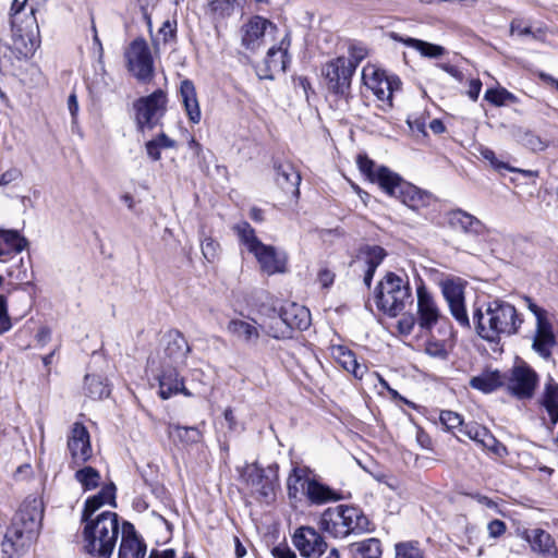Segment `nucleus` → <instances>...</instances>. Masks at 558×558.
Instances as JSON below:
<instances>
[{
    "instance_id": "1",
    "label": "nucleus",
    "mask_w": 558,
    "mask_h": 558,
    "mask_svg": "<svg viewBox=\"0 0 558 558\" xmlns=\"http://www.w3.org/2000/svg\"><path fill=\"white\" fill-rule=\"evenodd\" d=\"M472 318L477 336L496 344L517 335L524 322L515 306L501 299L482 303L474 308Z\"/></svg>"
},
{
    "instance_id": "2",
    "label": "nucleus",
    "mask_w": 558,
    "mask_h": 558,
    "mask_svg": "<svg viewBox=\"0 0 558 558\" xmlns=\"http://www.w3.org/2000/svg\"><path fill=\"white\" fill-rule=\"evenodd\" d=\"M360 171L367 177L372 183L378 186L388 195L400 199L413 210L429 205L432 195L420 190L415 185L404 181L398 173L385 166H376L366 155H359L356 159Z\"/></svg>"
},
{
    "instance_id": "3",
    "label": "nucleus",
    "mask_w": 558,
    "mask_h": 558,
    "mask_svg": "<svg viewBox=\"0 0 558 558\" xmlns=\"http://www.w3.org/2000/svg\"><path fill=\"white\" fill-rule=\"evenodd\" d=\"M41 519L43 511L35 499L21 506L3 536V558H16L29 547L38 534Z\"/></svg>"
},
{
    "instance_id": "4",
    "label": "nucleus",
    "mask_w": 558,
    "mask_h": 558,
    "mask_svg": "<svg viewBox=\"0 0 558 558\" xmlns=\"http://www.w3.org/2000/svg\"><path fill=\"white\" fill-rule=\"evenodd\" d=\"M83 539L87 554L98 558H110L119 537V518L116 512L104 511L94 519L82 520Z\"/></svg>"
},
{
    "instance_id": "5",
    "label": "nucleus",
    "mask_w": 558,
    "mask_h": 558,
    "mask_svg": "<svg viewBox=\"0 0 558 558\" xmlns=\"http://www.w3.org/2000/svg\"><path fill=\"white\" fill-rule=\"evenodd\" d=\"M319 529L335 538L371 531V522L363 511L353 506L339 505L326 509L319 519Z\"/></svg>"
},
{
    "instance_id": "6",
    "label": "nucleus",
    "mask_w": 558,
    "mask_h": 558,
    "mask_svg": "<svg viewBox=\"0 0 558 558\" xmlns=\"http://www.w3.org/2000/svg\"><path fill=\"white\" fill-rule=\"evenodd\" d=\"M375 302L379 311L391 317L401 314L413 302L409 280L388 272L375 289Z\"/></svg>"
},
{
    "instance_id": "7",
    "label": "nucleus",
    "mask_w": 558,
    "mask_h": 558,
    "mask_svg": "<svg viewBox=\"0 0 558 558\" xmlns=\"http://www.w3.org/2000/svg\"><path fill=\"white\" fill-rule=\"evenodd\" d=\"M537 385V373L524 362L510 369L505 384L508 392L520 400L532 399Z\"/></svg>"
},
{
    "instance_id": "8",
    "label": "nucleus",
    "mask_w": 558,
    "mask_h": 558,
    "mask_svg": "<svg viewBox=\"0 0 558 558\" xmlns=\"http://www.w3.org/2000/svg\"><path fill=\"white\" fill-rule=\"evenodd\" d=\"M166 105L167 95L161 89H157L149 96L138 99L134 104L137 128L141 131L153 129L158 119L165 113Z\"/></svg>"
},
{
    "instance_id": "9",
    "label": "nucleus",
    "mask_w": 558,
    "mask_h": 558,
    "mask_svg": "<svg viewBox=\"0 0 558 558\" xmlns=\"http://www.w3.org/2000/svg\"><path fill=\"white\" fill-rule=\"evenodd\" d=\"M465 284L466 282L461 278H448L441 281L440 287L453 318L460 326L470 328V319L464 303Z\"/></svg>"
},
{
    "instance_id": "10",
    "label": "nucleus",
    "mask_w": 558,
    "mask_h": 558,
    "mask_svg": "<svg viewBox=\"0 0 558 558\" xmlns=\"http://www.w3.org/2000/svg\"><path fill=\"white\" fill-rule=\"evenodd\" d=\"M322 74L330 93L342 97L347 96L354 73L348 69L345 57L340 56L327 61L322 68Z\"/></svg>"
},
{
    "instance_id": "11",
    "label": "nucleus",
    "mask_w": 558,
    "mask_h": 558,
    "mask_svg": "<svg viewBox=\"0 0 558 558\" xmlns=\"http://www.w3.org/2000/svg\"><path fill=\"white\" fill-rule=\"evenodd\" d=\"M290 45V36L286 34L278 46L268 49L263 63L257 66V75L259 78L274 80L277 74L286 72L287 65L290 62L288 54Z\"/></svg>"
},
{
    "instance_id": "12",
    "label": "nucleus",
    "mask_w": 558,
    "mask_h": 558,
    "mask_svg": "<svg viewBox=\"0 0 558 558\" xmlns=\"http://www.w3.org/2000/svg\"><path fill=\"white\" fill-rule=\"evenodd\" d=\"M129 70L141 81L153 75L154 62L149 47L145 39H134L125 52Z\"/></svg>"
},
{
    "instance_id": "13",
    "label": "nucleus",
    "mask_w": 558,
    "mask_h": 558,
    "mask_svg": "<svg viewBox=\"0 0 558 558\" xmlns=\"http://www.w3.org/2000/svg\"><path fill=\"white\" fill-rule=\"evenodd\" d=\"M362 78L365 86L381 101H391L393 92L400 85L397 77L388 76L384 70L369 64L363 68Z\"/></svg>"
},
{
    "instance_id": "14",
    "label": "nucleus",
    "mask_w": 558,
    "mask_h": 558,
    "mask_svg": "<svg viewBox=\"0 0 558 558\" xmlns=\"http://www.w3.org/2000/svg\"><path fill=\"white\" fill-rule=\"evenodd\" d=\"M292 543L305 558H316L324 554L328 547L319 532L307 525L298 527L292 535Z\"/></svg>"
},
{
    "instance_id": "15",
    "label": "nucleus",
    "mask_w": 558,
    "mask_h": 558,
    "mask_svg": "<svg viewBox=\"0 0 558 558\" xmlns=\"http://www.w3.org/2000/svg\"><path fill=\"white\" fill-rule=\"evenodd\" d=\"M159 397L163 400L170 399L179 393L185 397H193L195 392L191 391L184 383V378L180 376L178 366L163 364L158 375Z\"/></svg>"
},
{
    "instance_id": "16",
    "label": "nucleus",
    "mask_w": 558,
    "mask_h": 558,
    "mask_svg": "<svg viewBox=\"0 0 558 558\" xmlns=\"http://www.w3.org/2000/svg\"><path fill=\"white\" fill-rule=\"evenodd\" d=\"M252 254L257 259L263 272L270 276L287 271L288 255L284 251L262 243Z\"/></svg>"
},
{
    "instance_id": "17",
    "label": "nucleus",
    "mask_w": 558,
    "mask_h": 558,
    "mask_svg": "<svg viewBox=\"0 0 558 558\" xmlns=\"http://www.w3.org/2000/svg\"><path fill=\"white\" fill-rule=\"evenodd\" d=\"M68 449L73 463L80 465L92 457L89 433L82 423H74L68 439Z\"/></svg>"
},
{
    "instance_id": "18",
    "label": "nucleus",
    "mask_w": 558,
    "mask_h": 558,
    "mask_svg": "<svg viewBox=\"0 0 558 558\" xmlns=\"http://www.w3.org/2000/svg\"><path fill=\"white\" fill-rule=\"evenodd\" d=\"M416 294L418 326L422 329L430 330L440 319V311L437 306L436 301L434 300L432 294L426 290L424 284L417 287Z\"/></svg>"
},
{
    "instance_id": "19",
    "label": "nucleus",
    "mask_w": 558,
    "mask_h": 558,
    "mask_svg": "<svg viewBox=\"0 0 558 558\" xmlns=\"http://www.w3.org/2000/svg\"><path fill=\"white\" fill-rule=\"evenodd\" d=\"M448 223L452 229L473 238L484 235L488 231L482 220L460 208L448 213Z\"/></svg>"
},
{
    "instance_id": "20",
    "label": "nucleus",
    "mask_w": 558,
    "mask_h": 558,
    "mask_svg": "<svg viewBox=\"0 0 558 558\" xmlns=\"http://www.w3.org/2000/svg\"><path fill=\"white\" fill-rule=\"evenodd\" d=\"M277 26L262 16L252 17L243 26L242 45L250 50H255L262 45L263 37L268 31L274 32Z\"/></svg>"
},
{
    "instance_id": "21",
    "label": "nucleus",
    "mask_w": 558,
    "mask_h": 558,
    "mask_svg": "<svg viewBox=\"0 0 558 558\" xmlns=\"http://www.w3.org/2000/svg\"><path fill=\"white\" fill-rule=\"evenodd\" d=\"M28 246V241L17 230L0 228V262L14 260Z\"/></svg>"
},
{
    "instance_id": "22",
    "label": "nucleus",
    "mask_w": 558,
    "mask_h": 558,
    "mask_svg": "<svg viewBox=\"0 0 558 558\" xmlns=\"http://www.w3.org/2000/svg\"><path fill=\"white\" fill-rule=\"evenodd\" d=\"M519 536L530 544L532 551L545 556L555 557L557 548L551 535L543 529L519 530Z\"/></svg>"
},
{
    "instance_id": "23",
    "label": "nucleus",
    "mask_w": 558,
    "mask_h": 558,
    "mask_svg": "<svg viewBox=\"0 0 558 558\" xmlns=\"http://www.w3.org/2000/svg\"><path fill=\"white\" fill-rule=\"evenodd\" d=\"M146 545L136 534L133 524L124 522L118 558H144Z\"/></svg>"
},
{
    "instance_id": "24",
    "label": "nucleus",
    "mask_w": 558,
    "mask_h": 558,
    "mask_svg": "<svg viewBox=\"0 0 558 558\" xmlns=\"http://www.w3.org/2000/svg\"><path fill=\"white\" fill-rule=\"evenodd\" d=\"M166 337L165 355L168 361H165L163 364L173 366L184 364L191 351L187 340L179 330H170Z\"/></svg>"
},
{
    "instance_id": "25",
    "label": "nucleus",
    "mask_w": 558,
    "mask_h": 558,
    "mask_svg": "<svg viewBox=\"0 0 558 558\" xmlns=\"http://www.w3.org/2000/svg\"><path fill=\"white\" fill-rule=\"evenodd\" d=\"M226 330L235 340L248 347L256 345L260 337L255 320L234 318L227 324Z\"/></svg>"
},
{
    "instance_id": "26",
    "label": "nucleus",
    "mask_w": 558,
    "mask_h": 558,
    "mask_svg": "<svg viewBox=\"0 0 558 558\" xmlns=\"http://www.w3.org/2000/svg\"><path fill=\"white\" fill-rule=\"evenodd\" d=\"M105 505L116 507V486L113 483L104 486L98 494L86 499L82 511V520L94 519V513Z\"/></svg>"
},
{
    "instance_id": "27",
    "label": "nucleus",
    "mask_w": 558,
    "mask_h": 558,
    "mask_svg": "<svg viewBox=\"0 0 558 558\" xmlns=\"http://www.w3.org/2000/svg\"><path fill=\"white\" fill-rule=\"evenodd\" d=\"M556 344L553 326L549 320L536 324L532 349L543 359H549Z\"/></svg>"
},
{
    "instance_id": "28",
    "label": "nucleus",
    "mask_w": 558,
    "mask_h": 558,
    "mask_svg": "<svg viewBox=\"0 0 558 558\" xmlns=\"http://www.w3.org/2000/svg\"><path fill=\"white\" fill-rule=\"evenodd\" d=\"M276 182L278 186L293 197H299L301 174L291 163H280L276 166Z\"/></svg>"
},
{
    "instance_id": "29",
    "label": "nucleus",
    "mask_w": 558,
    "mask_h": 558,
    "mask_svg": "<svg viewBox=\"0 0 558 558\" xmlns=\"http://www.w3.org/2000/svg\"><path fill=\"white\" fill-rule=\"evenodd\" d=\"M26 2L27 0H13L10 13L14 46L24 56L32 54L37 47V41L32 37H27L26 40L25 37L20 34V28H16L15 24V16L24 9Z\"/></svg>"
},
{
    "instance_id": "30",
    "label": "nucleus",
    "mask_w": 558,
    "mask_h": 558,
    "mask_svg": "<svg viewBox=\"0 0 558 558\" xmlns=\"http://www.w3.org/2000/svg\"><path fill=\"white\" fill-rule=\"evenodd\" d=\"M539 405L546 411L553 425L558 422V383L548 376L538 399Z\"/></svg>"
},
{
    "instance_id": "31",
    "label": "nucleus",
    "mask_w": 558,
    "mask_h": 558,
    "mask_svg": "<svg viewBox=\"0 0 558 558\" xmlns=\"http://www.w3.org/2000/svg\"><path fill=\"white\" fill-rule=\"evenodd\" d=\"M282 313L286 324H288L289 328L293 332L294 330H305L311 325V314L310 311L296 303H290L280 308Z\"/></svg>"
},
{
    "instance_id": "32",
    "label": "nucleus",
    "mask_w": 558,
    "mask_h": 558,
    "mask_svg": "<svg viewBox=\"0 0 558 558\" xmlns=\"http://www.w3.org/2000/svg\"><path fill=\"white\" fill-rule=\"evenodd\" d=\"M384 257V248L377 245L366 246L364 250L361 251V256L359 257L356 263L363 262V265L365 267L363 280L367 288L371 287L374 274L377 267L381 264Z\"/></svg>"
},
{
    "instance_id": "33",
    "label": "nucleus",
    "mask_w": 558,
    "mask_h": 558,
    "mask_svg": "<svg viewBox=\"0 0 558 558\" xmlns=\"http://www.w3.org/2000/svg\"><path fill=\"white\" fill-rule=\"evenodd\" d=\"M180 95L189 120L194 124L199 123L202 112L197 100L196 89L192 81L183 80L181 82Z\"/></svg>"
},
{
    "instance_id": "34",
    "label": "nucleus",
    "mask_w": 558,
    "mask_h": 558,
    "mask_svg": "<svg viewBox=\"0 0 558 558\" xmlns=\"http://www.w3.org/2000/svg\"><path fill=\"white\" fill-rule=\"evenodd\" d=\"M305 496L313 505H323L343 499L339 492L314 478H311V482L307 483Z\"/></svg>"
},
{
    "instance_id": "35",
    "label": "nucleus",
    "mask_w": 558,
    "mask_h": 558,
    "mask_svg": "<svg viewBox=\"0 0 558 558\" xmlns=\"http://www.w3.org/2000/svg\"><path fill=\"white\" fill-rule=\"evenodd\" d=\"M332 356L343 369L351 373L356 379H362L366 373V366L360 364L355 354L343 345L333 347Z\"/></svg>"
},
{
    "instance_id": "36",
    "label": "nucleus",
    "mask_w": 558,
    "mask_h": 558,
    "mask_svg": "<svg viewBox=\"0 0 558 558\" xmlns=\"http://www.w3.org/2000/svg\"><path fill=\"white\" fill-rule=\"evenodd\" d=\"M389 36L392 40L402 43L403 45L417 50L423 57L439 58L446 51L442 46L430 44L412 37H404L395 32L390 33Z\"/></svg>"
},
{
    "instance_id": "37",
    "label": "nucleus",
    "mask_w": 558,
    "mask_h": 558,
    "mask_svg": "<svg viewBox=\"0 0 558 558\" xmlns=\"http://www.w3.org/2000/svg\"><path fill=\"white\" fill-rule=\"evenodd\" d=\"M506 379L507 374L500 373L499 371H487L471 378L470 386L484 393H489L504 387Z\"/></svg>"
},
{
    "instance_id": "38",
    "label": "nucleus",
    "mask_w": 558,
    "mask_h": 558,
    "mask_svg": "<svg viewBox=\"0 0 558 558\" xmlns=\"http://www.w3.org/2000/svg\"><path fill=\"white\" fill-rule=\"evenodd\" d=\"M311 478L306 476L305 470L294 468L287 481L288 496L290 499H298L300 494L305 495L307 483Z\"/></svg>"
},
{
    "instance_id": "39",
    "label": "nucleus",
    "mask_w": 558,
    "mask_h": 558,
    "mask_svg": "<svg viewBox=\"0 0 558 558\" xmlns=\"http://www.w3.org/2000/svg\"><path fill=\"white\" fill-rule=\"evenodd\" d=\"M265 332L275 339H290L292 331L286 324V319L281 312L269 317V322L264 325Z\"/></svg>"
},
{
    "instance_id": "40",
    "label": "nucleus",
    "mask_w": 558,
    "mask_h": 558,
    "mask_svg": "<svg viewBox=\"0 0 558 558\" xmlns=\"http://www.w3.org/2000/svg\"><path fill=\"white\" fill-rule=\"evenodd\" d=\"M241 243L245 245L250 253H253L263 242L256 236L255 230L246 221H241L233 227Z\"/></svg>"
},
{
    "instance_id": "41",
    "label": "nucleus",
    "mask_w": 558,
    "mask_h": 558,
    "mask_svg": "<svg viewBox=\"0 0 558 558\" xmlns=\"http://www.w3.org/2000/svg\"><path fill=\"white\" fill-rule=\"evenodd\" d=\"M350 549L362 558H379L381 556V544L377 538L353 543L350 545Z\"/></svg>"
},
{
    "instance_id": "42",
    "label": "nucleus",
    "mask_w": 558,
    "mask_h": 558,
    "mask_svg": "<svg viewBox=\"0 0 558 558\" xmlns=\"http://www.w3.org/2000/svg\"><path fill=\"white\" fill-rule=\"evenodd\" d=\"M168 433L170 436L177 437L181 442L186 445L196 444L202 439V433L197 427L171 424L168 427Z\"/></svg>"
},
{
    "instance_id": "43",
    "label": "nucleus",
    "mask_w": 558,
    "mask_h": 558,
    "mask_svg": "<svg viewBox=\"0 0 558 558\" xmlns=\"http://www.w3.org/2000/svg\"><path fill=\"white\" fill-rule=\"evenodd\" d=\"M484 98L485 100L497 107L519 102L518 97L504 87L487 89L485 92Z\"/></svg>"
},
{
    "instance_id": "44",
    "label": "nucleus",
    "mask_w": 558,
    "mask_h": 558,
    "mask_svg": "<svg viewBox=\"0 0 558 558\" xmlns=\"http://www.w3.org/2000/svg\"><path fill=\"white\" fill-rule=\"evenodd\" d=\"M74 476L85 492L95 489L100 483L99 472L92 466H84L77 470Z\"/></svg>"
},
{
    "instance_id": "45",
    "label": "nucleus",
    "mask_w": 558,
    "mask_h": 558,
    "mask_svg": "<svg viewBox=\"0 0 558 558\" xmlns=\"http://www.w3.org/2000/svg\"><path fill=\"white\" fill-rule=\"evenodd\" d=\"M514 137L524 147L532 151H542L547 147V144L536 134L531 131L518 129L514 132Z\"/></svg>"
},
{
    "instance_id": "46",
    "label": "nucleus",
    "mask_w": 558,
    "mask_h": 558,
    "mask_svg": "<svg viewBox=\"0 0 558 558\" xmlns=\"http://www.w3.org/2000/svg\"><path fill=\"white\" fill-rule=\"evenodd\" d=\"M348 54L345 64L351 72L355 73L359 64L368 56V49L361 43H351L348 48Z\"/></svg>"
},
{
    "instance_id": "47",
    "label": "nucleus",
    "mask_w": 558,
    "mask_h": 558,
    "mask_svg": "<svg viewBox=\"0 0 558 558\" xmlns=\"http://www.w3.org/2000/svg\"><path fill=\"white\" fill-rule=\"evenodd\" d=\"M85 389L87 395L93 399H102L109 396V389L101 381V379L95 375L85 376Z\"/></svg>"
},
{
    "instance_id": "48",
    "label": "nucleus",
    "mask_w": 558,
    "mask_h": 558,
    "mask_svg": "<svg viewBox=\"0 0 558 558\" xmlns=\"http://www.w3.org/2000/svg\"><path fill=\"white\" fill-rule=\"evenodd\" d=\"M440 423L448 429V430H456L457 436H462L463 429L466 426V423L463 422L460 414L452 411H441L439 415Z\"/></svg>"
},
{
    "instance_id": "49",
    "label": "nucleus",
    "mask_w": 558,
    "mask_h": 558,
    "mask_svg": "<svg viewBox=\"0 0 558 558\" xmlns=\"http://www.w3.org/2000/svg\"><path fill=\"white\" fill-rule=\"evenodd\" d=\"M490 432L475 422L466 423L463 429V437H466L483 447L485 440L488 438Z\"/></svg>"
},
{
    "instance_id": "50",
    "label": "nucleus",
    "mask_w": 558,
    "mask_h": 558,
    "mask_svg": "<svg viewBox=\"0 0 558 558\" xmlns=\"http://www.w3.org/2000/svg\"><path fill=\"white\" fill-rule=\"evenodd\" d=\"M11 265L7 268V275L17 281H23L27 278V262L22 256H17L14 260L9 262Z\"/></svg>"
},
{
    "instance_id": "51",
    "label": "nucleus",
    "mask_w": 558,
    "mask_h": 558,
    "mask_svg": "<svg viewBox=\"0 0 558 558\" xmlns=\"http://www.w3.org/2000/svg\"><path fill=\"white\" fill-rule=\"evenodd\" d=\"M395 558H424L423 551L414 542L398 543L395 546Z\"/></svg>"
},
{
    "instance_id": "52",
    "label": "nucleus",
    "mask_w": 558,
    "mask_h": 558,
    "mask_svg": "<svg viewBox=\"0 0 558 558\" xmlns=\"http://www.w3.org/2000/svg\"><path fill=\"white\" fill-rule=\"evenodd\" d=\"M238 0H207L210 11L218 16H229Z\"/></svg>"
},
{
    "instance_id": "53",
    "label": "nucleus",
    "mask_w": 558,
    "mask_h": 558,
    "mask_svg": "<svg viewBox=\"0 0 558 558\" xmlns=\"http://www.w3.org/2000/svg\"><path fill=\"white\" fill-rule=\"evenodd\" d=\"M276 474H272V477H266V481L263 482L258 487L254 489V492L266 502L269 504L275 498V489H276Z\"/></svg>"
},
{
    "instance_id": "54",
    "label": "nucleus",
    "mask_w": 558,
    "mask_h": 558,
    "mask_svg": "<svg viewBox=\"0 0 558 558\" xmlns=\"http://www.w3.org/2000/svg\"><path fill=\"white\" fill-rule=\"evenodd\" d=\"M220 245L219 243L210 238L206 236L202 241V254L208 263H214L219 256Z\"/></svg>"
},
{
    "instance_id": "55",
    "label": "nucleus",
    "mask_w": 558,
    "mask_h": 558,
    "mask_svg": "<svg viewBox=\"0 0 558 558\" xmlns=\"http://www.w3.org/2000/svg\"><path fill=\"white\" fill-rule=\"evenodd\" d=\"M246 482L252 486L253 489L258 487L263 482L266 481V477H270L265 471L257 465H252L247 468L245 473Z\"/></svg>"
},
{
    "instance_id": "56",
    "label": "nucleus",
    "mask_w": 558,
    "mask_h": 558,
    "mask_svg": "<svg viewBox=\"0 0 558 558\" xmlns=\"http://www.w3.org/2000/svg\"><path fill=\"white\" fill-rule=\"evenodd\" d=\"M483 448L498 458H504L508 454L507 447L497 440L492 433L485 440Z\"/></svg>"
},
{
    "instance_id": "57",
    "label": "nucleus",
    "mask_w": 558,
    "mask_h": 558,
    "mask_svg": "<svg viewBox=\"0 0 558 558\" xmlns=\"http://www.w3.org/2000/svg\"><path fill=\"white\" fill-rule=\"evenodd\" d=\"M12 328L11 318L8 314L7 299L0 295V336Z\"/></svg>"
},
{
    "instance_id": "58",
    "label": "nucleus",
    "mask_w": 558,
    "mask_h": 558,
    "mask_svg": "<svg viewBox=\"0 0 558 558\" xmlns=\"http://www.w3.org/2000/svg\"><path fill=\"white\" fill-rule=\"evenodd\" d=\"M510 32L512 35H517L520 37L523 36H532L535 39L541 38L542 32L538 29L537 32H533L530 26L522 25L521 22L513 21L510 26Z\"/></svg>"
},
{
    "instance_id": "59",
    "label": "nucleus",
    "mask_w": 558,
    "mask_h": 558,
    "mask_svg": "<svg viewBox=\"0 0 558 558\" xmlns=\"http://www.w3.org/2000/svg\"><path fill=\"white\" fill-rule=\"evenodd\" d=\"M425 351L428 355L433 357L446 359L447 350L445 345L437 341H428L425 348Z\"/></svg>"
},
{
    "instance_id": "60",
    "label": "nucleus",
    "mask_w": 558,
    "mask_h": 558,
    "mask_svg": "<svg viewBox=\"0 0 558 558\" xmlns=\"http://www.w3.org/2000/svg\"><path fill=\"white\" fill-rule=\"evenodd\" d=\"M524 300H525L527 308L534 314V316L536 318V324H541V323L548 320L547 312L544 308L536 305L533 302V300L529 296H525Z\"/></svg>"
},
{
    "instance_id": "61",
    "label": "nucleus",
    "mask_w": 558,
    "mask_h": 558,
    "mask_svg": "<svg viewBox=\"0 0 558 558\" xmlns=\"http://www.w3.org/2000/svg\"><path fill=\"white\" fill-rule=\"evenodd\" d=\"M507 530L506 523L501 520L495 519L487 524L489 537L498 538L505 534Z\"/></svg>"
},
{
    "instance_id": "62",
    "label": "nucleus",
    "mask_w": 558,
    "mask_h": 558,
    "mask_svg": "<svg viewBox=\"0 0 558 558\" xmlns=\"http://www.w3.org/2000/svg\"><path fill=\"white\" fill-rule=\"evenodd\" d=\"M481 155H482V157H483L485 160L489 161V163H490L494 168H496V169H502V168H505V169H508V170H510V171H515V169L510 168V167H508L506 163H504V162L499 161V160L497 159V157H496L495 153H494L492 149H489V148H484V149H482V150H481Z\"/></svg>"
},
{
    "instance_id": "63",
    "label": "nucleus",
    "mask_w": 558,
    "mask_h": 558,
    "mask_svg": "<svg viewBox=\"0 0 558 558\" xmlns=\"http://www.w3.org/2000/svg\"><path fill=\"white\" fill-rule=\"evenodd\" d=\"M22 177V172L17 168H10L0 175V186L8 185Z\"/></svg>"
},
{
    "instance_id": "64",
    "label": "nucleus",
    "mask_w": 558,
    "mask_h": 558,
    "mask_svg": "<svg viewBox=\"0 0 558 558\" xmlns=\"http://www.w3.org/2000/svg\"><path fill=\"white\" fill-rule=\"evenodd\" d=\"M271 554L275 558H296L295 553L286 544L274 547Z\"/></svg>"
}]
</instances>
